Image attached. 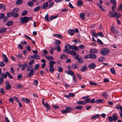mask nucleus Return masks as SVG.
Returning <instances> with one entry per match:
<instances>
[{
    "label": "nucleus",
    "instance_id": "obj_2",
    "mask_svg": "<svg viewBox=\"0 0 122 122\" xmlns=\"http://www.w3.org/2000/svg\"><path fill=\"white\" fill-rule=\"evenodd\" d=\"M32 19V17H21L20 18V20L19 21L23 24L28 22V21H30Z\"/></svg>",
    "mask_w": 122,
    "mask_h": 122
},
{
    "label": "nucleus",
    "instance_id": "obj_41",
    "mask_svg": "<svg viewBox=\"0 0 122 122\" xmlns=\"http://www.w3.org/2000/svg\"><path fill=\"white\" fill-rule=\"evenodd\" d=\"M105 57H100L98 59L99 61L101 62H102L103 60H105Z\"/></svg>",
    "mask_w": 122,
    "mask_h": 122
},
{
    "label": "nucleus",
    "instance_id": "obj_49",
    "mask_svg": "<svg viewBox=\"0 0 122 122\" xmlns=\"http://www.w3.org/2000/svg\"><path fill=\"white\" fill-rule=\"evenodd\" d=\"M92 35L94 37H96V38H97V37L98 36V33L97 34H96L95 32H93L92 33Z\"/></svg>",
    "mask_w": 122,
    "mask_h": 122
},
{
    "label": "nucleus",
    "instance_id": "obj_58",
    "mask_svg": "<svg viewBox=\"0 0 122 122\" xmlns=\"http://www.w3.org/2000/svg\"><path fill=\"white\" fill-rule=\"evenodd\" d=\"M98 35H99L100 36L103 37H104V36L103 35L102 33V32H99V33H98Z\"/></svg>",
    "mask_w": 122,
    "mask_h": 122
},
{
    "label": "nucleus",
    "instance_id": "obj_62",
    "mask_svg": "<svg viewBox=\"0 0 122 122\" xmlns=\"http://www.w3.org/2000/svg\"><path fill=\"white\" fill-rule=\"evenodd\" d=\"M61 43V42L59 40H57L55 41V44H60Z\"/></svg>",
    "mask_w": 122,
    "mask_h": 122
},
{
    "label": "nucleus",
    "instance_id": "obj_59",
    "mask_svg": "<svg viewBox=\"0 0 122 122\" xmlns=\"http://www.w3.org/2000/svg\"><path fill=\"white\" fill-rule=\"evenodd\" d=\"M97 42L98 43L101 45H102L103 44V43H102V42L99 39H97Z\"/></svg>",
    "mask_w": 122,
    "mask_h": 122
},
{
    "label": "nucleus",
    "instance_id": "obj_27",
    "mask_svg": "<svg viewBox=\"0 0 122 122\" xmlns=\"http://www.w3.org/2000/svg\"><path fill=\"white\" fill-rule=\"evenodd\" d=\"M29 66H27L26 71H30V70L31 69H33V66H32V65H29Z\"/></svg>",
    "mask_w": 122,
    "mask_h": 122
},
{
    "label": "nucleus",
    "instance_id": "obj_43",
    "mask_svg": "<svg viewBox=\"0 0 122 122\" xmlns=\"http://www.w3.org/2000/svg\"><path fill=\"white\" fill-rule=\"evenodd\" d=\"M58 17V15H56L54 16H51L49 18V20H51L57 18Z\"/></svg>",
    "mask_w": 122,
    "mask_h": 122
},
{
    "label": "nucleus",
    "instance_id": "obj_53",
    "mask_svg": "<svg viewBox=\"0 0 122 122\" xmlns=\"http://www.w3.org/2000/svg\"><path fill=\"white\" fill-rule=\"evenodd\" d=\"M27 13V11L26 10H25L22 12L21 14V15L22 16H24L26 15Z\"/></svg>",
    "mask_w": 122,
    "mask_h": 122
},
{
    "label": "nucleus",
    "instance_id": "obj_52",
    "mask_svg": "<svg viewBox=\"0 0 122 122\" xmlns=\"http://www.w3.org/2000/svg\"><path fill=\"white\" fill-rule=\"evenodd\" d=\"M71 67L72 68L74 69H76L77 68V66L74 64H72L71 65Z\"/></svg>",
    "mask_w": 122,
    "mask_h": 122
},
{
    "label": "nucleus",
    "instance_id": "obj_21",
    "mask_svg": "<svg viewBox=\"0 0 122 122\" xmlns=\"http://www.w3.org/2000/svg\"><path fill=\"white\" fill-rule=\"evenodd\" d=\"M27 63L22 64V66L21 70L23 71L25 70L26 67L27 66Z\"/></svg>",
    "mask_w": 122,
    "mask_h": 122
},
{
    "label": "nucleus",
    "instance_id": "obj_16",
    "mask_svg": "<svg viewBox=\"0 0 122 122\" xmlns=\"http://www.w3.org/2000/svg\"><path fill=\"white\" fill-rule=\"evenodd\" d=\"M44 106L47 108V111H48L50 109V105L47 102L45 103V105Z\"/></svg>",
    "mask_w": 122,
    "mask_h": 122
},
{
    "label": "nucleus",
    "instance_id": "obj_48",
    "mask_svg": "<svg viewBox=\"0 0 122 122\" xmlns=\"http://www.w3.org/2000/svg\"><path fill=\"white\" fill-rule=\"evenodd\" d=\"M22 2V0H17L16 3L17 5H20Z\"/></svg>",
    "mask_w": 122,
    "mask_h": 122
},
{
    "label": "nucleus",
    "instance_id": "obj_13",
    "mask_svg": "<svg viewBox=\"0 0 122 122\" xmlns=\"http://www.w3.org/2000/svg\"><path fill=\"white\" fill-rule=\"evenodd\" d=\"M96 66L95 64L94 63H91L88 66V67L89 68L92 69H94L96 67Z\"/></svg>",
    "mask_w": 122,
    "mask_h": 122
},
{
    "label": "nucleus",
    "instance_id": "obj_57",
    "mask_svg": "<svg viewBox=\"0 0 122 122\" xmlns=\"http://www.w3.org/2000/svg\"><path fill=\"white\" fill-rule=\"evenodd\" d=\"M19 10V9L17 8H14L13 10V11L15 12H17Z\"/></svg>",
    "mask_w": 122,
    "mask_h": 122
},
{
    "label": "nucleus",
    "instance_id": "obj_55",
    "mask_svg": "<svg viewBox=\"0 0 122 122\" xmlns=\"http://www.w3.org/2000/svg\"><path fill=\"white\" fill-rule=\"evenodd\" d=\"M82 108V106H76L75 107L76 109L78 110H81Z\"/></svg>",
    "mask_w": 122,
    "mask_h": 122
},
{
    "label": "nucleus",
    "instance_id": "obj_3",
    "mask_svg": "<svg viewBox=\"0 0 122 122\" xmlns=\"http://www.w3.org/2000/svg\"><path fill=\"white\" fill-rule=\"evenodd\" d=\"M109 52V49L104 48L101 50L100 53L102 56H106L107 55Z\"/></svg>",
    "mask_w": 122,
    "mask_h": 122
},
{
    "label": "nucleus",
    "instance_id": "obj_34",
    "mask_svg": "<svg viewBox=\"0 0 122 122\" xmlns=\"http://www.w3.org/2000/svg\"><path fill=\"white\" fill-rule=\"evenodd\" d=\"M6 74L7 75V76H8L10 79H13V76H11V74L8 72L7 71L6 72Z\"/></svg>",
    "mask_w": 122,
    "mask_h": 122
},
{
    "label": "nucleus",
    "instance_id": "obj_56",
    "mask_svg": "<svg viewBox=\"0 0 122 122\" xmlns=\"http://www.w3.org/2000/svg\"><path fill=\"white\" fill-rule=\"evenodd\" d=\"M7 16L9 17H10L12 16V12H9L7 13Z\"/></svg>",
    "mask_w": 122,
    "mask_h": 122
},
{
    "label": "nucleus",
    "instance_id": "obj_23",
    "mask_svg": "<svg viewBox=\"0 0 122 122\" xmlns=\"http://www.w3.org/2000/svg\"><path fill=\"white\" fill-rule=\"evenodd\" d=\"M105 100L103 99H99L95 101V103H102L104 102Z\"/></svg>",
    "mask_w": 122,
    "mask_h": 122
},
{
    "label": "nucleus",
    "instance_id": "obj_39",
    "mask_svg": "<svg viewBox=\"0 0 122 122\" xmlns=\"http://www.w3.org/2000/svg\"><path fill=\"white\" fill-rule=\"evenodd\" d=\"M83 4V3L82 1L81 0H80L79 1L77 2V6H80L81 5Z\"/></svg>",
    "mask_w": 122,
    "mask_h": 122
},
{
    "label": "nucleus",
    "instance_id": "obj_10",
    "mask_svg": "<svg viewBox=\"0 0 122 122\" xmlns=\"http://www.w3.org/2000/svg\"><path fill=\"white\" fill-rule=\"evenodd\" d=\"M21 100L22 101L25 102L26 103H28L30 102V101L29 99L25 98L24 97Z\"/></svg>",
    "mask_w": 122,
    "mask_h": 122
},
{
    "label": "nucleus",
    "instance_id": "obj_60",
    "mask_svg": "<svg viewBox=\"0 0 122 122\" xmlns=\"http://www.w3.org/2000/svg\"><path fill=\"white\" fill-rule=\"evenodd\" d=\"M35 62V60H32L30 61L29 62V63L28 64L29 65H32Z\"/></svg>",
    "mask_w": 122,
    "mask_h": 122
},
{
    "label": "nucleus",
    "instance_id": "obj_20",
    "mask_svg": "<svg viewBox=\"0 0 122 122\" xmlns=\"http://www.w3.org/2000/svg\"><path fill=\"white\" fill-rule=\"evenodd\" d=\"M48 7V4L47 2L44 3L43 5V9H45Z\"/></svg>",
    "mask_w": 122,
    "mask_h": 122
},
{
    "label": "nucleus",
    "instance_id": "obj_61",
    "mask_svg": "<svg viewBox=\"0 0 122 122\" xmlns=\"http://www.w3.org/2000/svg\"><path fill=\"white\" fill-rule=\"evenodd\" d=\"M89 82L90 84L92 85L96 86L97 85V83H95L93 82H92L90 81Z\"/></svg>",
    "mask_w": 122,
    "mask_h": 122
},
{
    "label": "nucleus",
    "instance_id": "obj_42",
    "mask_svg": "<svg viewBox=\"0 0 122 122\" xmlns=\"http://www.w3.org/2000/svg\"><path fill=\"white\" fill-rule=\"evenodd\" d=\"M72 49L78 51V47L74 45H72Z\"/></svg>",
    "mask_w": 122,
    "mask_h": 122
},
{
    "label": "nucleus",
    "instance_id": "obj_12",
    "mask_svg": "<svg viewBox=\"0 0 122 122\" xmlns=\"http://www.w3.org/2000/svg\"><path fill=\"white\" fill-rule=\"evenodd\" d=\"M68 32L69 34L72 36L75 33V31L73 29H70L68 30Z\"/></svg>",
    "mask_w": 122,
    "mask_h": 122
},
{
    "label": "nucleus",
    "instance_id": "obj_30",
    "mask_svg": "<svg viewBox=\"0 0 122 122\" xmlns=\"http://www.w3.org/2000/svg\"><path fill=\"white\" fill-rule=\"evenodd\" d=\"M12 16H13L14 18H16L19 15L18 13L13 11L12 12Z\"/></svg>",
    "mask_w": 122,
    "mask_h": 122
},
{
    "label": "nucleus",
    "instance_id": "obj_19",
    "mask_svg": "<svg viewBox=\"0 0 122 122\" xmlns=\"http://www.w3.org/2000/svg\"><path fill=\"white\" fill-rule=\"evenodd\" d=\"M68 58L67 56L64 54L61 55L60 56V58L62 59H66Z\"/></svg>",
    "mask_w": 122,
    "mask_h": 122
},
{
    "label": "nucleus",
    "instance_id": "obj_17",
    "mask_svg": "<svg viewBox=\"0 0 122 122\" xmlns=\"http://www.w3.org/2000/svg\"><path fill=\"white\" fill-rule=\"evenodd\" d=\"M73 108L69 107H67L66 109V110L67 112L69 113L73 110Z\"/></svg>",
    "mask_w": 122,
    "mask_h": 122
},
{
    "label": "nucleus",
    "instance_id": "obj_45",
    "mask_svg": "<svg viewBox=\"0 0 122 122\" xmlns=\"http://www.w3.org/2000/svg\"><path fill=\"white\" fill-rule=\"evenodd\" d=\"M77 60L78 62L80 63H82L83 62L82 58L81 57H80Z\"/></svg>",
    "mask_w": 122,
    "mask_h": 122
},
{
    "label": "nucleus",
    "instance_id": "obj_28",
    "mask_svg": "<svg viewBox=\"0 0 122 122\" xmlns=\"http://www.w3.org/2000/svg\"><path fill=\"white\" fill-rule=\"evenodd\" d=\"M6 28H2L0 29V32L1 33H3L6 32Z\"/></svg>",
    "mask_w": 122,
    "mask_h": 122
},
{
    "label": "nucleus",
    "instance_id": "obj_33",
    "mask_svg": "<svg viewBox=\"0 0 122 122\" xmlns=\"http://www.w3.org/2000/svg\"><path fill=\"white\" fill-rule=\"evenodd\" d=\"M117 10L119 11H122V3L118 6Z\"/></svg>",
    "mask_w": 122,
    "mask_h": 122
},
{
    "label": "nucleus",
    "instance_id": "obj_36",
    "mask_svg": "<svg viewBox=\"0 0 122 122\" xmlns=\"http://www.w3.org/2000/svg\"><path fill=\"white\" fill-rule=\"evenodd\" d=\"M110 2L114 5H115L117 4V2L115 0H110Z\"/></svg>",
    "mask_w": 122,
    "mask_h": 122
},
{
    "label": "nucleus",
    "instance_id": "obj_47",
    "mask_svg": "<svg viewBox=\"0 0 122 122\" xmlns=\"http://www.w3.org/2000/svg\"><path fill=\"white\" fill-rule=\"evenodd\" d=\"M77 103L78 104H86V102L83 101L78 102Z\"/></svg>",
    "mask_w": 122,
    "mask_h": 122
},
{
    "label": "nucleus",
    "instance_id": "obj_1",
    "mask_svg": "<svg viewBox=\"0 0 122 122\" xmlns=\"http://www.w3.org/2000/svg\"><path fill=\"white\" fill-rule=\"evenodd\" d=\"M108 16L111 18L116 17L117 18H119L121 16V14L119 13H117L116 12H113L111 11L108 13Z\"/></svg>",
    "mask_w": 122,
    "mask_h": 122
},
{
    "label": "nucleus",
    "instance_id": "obj_14",
    "mask_svg": "<svg viewBox=\"0 0 122 122\" xmlns=\"http://www.w3.org/2000/svg\"><path fill=\"white\" fill-rule=\"evenodd\" d=\"M67 54H71V55L73 56H76V52L74 50H71Z\"/></svg>",
    "mask_w": 122,
    "mask_h": 122
},
{
    "label": "nucleus",
    "instance_id": "obj_32",
    "mask_svg": "<svg viewBox=\"0 0 122 122\" xmlns=\"http://www.w3.org/2000/svg\"><path fill=\"white\" fill-rule=\"evenodd\" d=\"M110 71L111 72L112 74H115L116 73V71L114 68L112 67L110 69Z\"/></svg>",
    "mask_w": 122,
    "mask_h": 122
},
{
    "label": "nucleus",
    "instance_id": "obj_8",
    "mask_svg": "<svg viewBox=\"0 0 122 122\" xmlns=\"http://www.w3.org/2000/svg\"><path fill=\"white\" fill-rule=\"evenodd\" d=\"M2 57L4 59V61L3 62H5V63H7L8 61V58L5 54H2Z\"/></svg>",
    "mask_w": 122,
    "mask_h": 122
},
{
    "label": "nucleus",
    "instance_id": "obj_64",
    "mask_svg": "<svg viewBox=\"0 0 122 122\" xmlns=\"http://www.w3.org/2000/svg\"><path fill=\"white\" fill-rule=\"evenodd\" d=\"M76 75L78 79H79L80 80H81V77L80 74L77 73L76 74Z\"/></svg>",
    "mask_w": 122,
    "mask_h": 122
},
{
    "label": "nucleus",
    "instance_id": "obj_6",
    "mask_svg": "<svg viewBox=\"0 0 122 122\" xmlns=\"http://www.w3.org/2000/svg\"><path fill=\"white\" fill-rule=\"evenodd\" d=\"M30 57L35 59H40V57L37 55L35 54L31 56Z\"/></svg>",
    "mask_w": 122,
    "mask_h": 122
},
{
    "label": "nucleus",
    "instance_id": "obj_46",
    "mask_svg": "<svg viewBox=\"0 0 122 122\" xmlns=\"http://www.w3.org/2000/svg\"><path fill=\"white\" fill-rule=\"evenodd\" d=\"M67 73L69 74L71 76H73L74 75H74L73 72L71 70H70L69 71H68Z\"/></svg>",
    "mask_w": 122,
    "mask_h": 122
},
{
    "label": "nucleus",
    "instance_id": "obj_24",
    "mask_svg": "<svg viewBox=\"0 0 122 122\" xmlns=\"http://www.w3.org/2000/svg\"><path fill=\"white\" fill-rule=\"evenodd\" d=\"M13 24V22L12 21H9L7 22L6 23V25L8 26L12 25Z\"/></svg>",
    "mask_w": 122,
    "mask_h": 122
},
{
    "label": "nucleus",
    "instance_id": "obj_11",
    "mask_svg": "<svg viewBox=\"0 0 122 122\" xmlns=\"http://www.w3.org/2000/svg\"><path fill=\"white\" fill-rule=\"evenodd\" d=\"M98 50L96 49H92L90 51V52L91 54H94L95 53H97Z\"/></svg>",
    "mask_w": 122,
    "mask_h": 122
},
{
    "label": "nucleus",
    "instance_id": "obj_5",
    "mask_svg": "<svg viewBox=\"0 0 122 122\" xmlns=\"http://www.w3.org/2000/svg\"><path fill=\"white\" fill-rule=\"evenodd\" d=\"M35 72V70L33 69H32L30 70V72L28 74L27 76L29 78H30L31 76H32L34 74Z\"/></svg>",
    "mask_w": 122,
    "mask_h": 122
},
{
    "label": "nucleus",
    "instance_id": "obj_63",
    "mask_svg": "<svg viewBox=\"0 0 122 122\" xmlns=\"http://www.w3.org/2000/svg\"><path fill=\"white\" fill-rule=\"evenodd\" d=\"M5 15L3 13L0 14V20L2 19L4 16Z\"/></svg>",
    "mask_w": 122,
    "mask_h": 122
},
{
    "label": "nucleus",
    "instance_id": "obj_50",
    "mask_svg": "<svg viewBox=\"0 0 122 122\" xmlns=\"http://www.w3.org/2000/svg\"><path fill=\"white\" fill-rule=\"evenodd\" d=\"M39 67V65L38 64H36L34 66V69L36 70L38 69Z\"/></svg>",
    "mask_w": 122,
    "mask_h": 122
},
{
    "label": "nucleus",
    "instance_id": "obj_25",
    "mask_svg": "<svg viewBox=\"0 0 122 122\" xmlns=\"http://www.w3.org/2000/svg\"><path fill=\"white\" fill-rule=\"evenodd\" d=\"M90 57L91 59H94L97 57V56L95 54H90Z\"/></svg>",
    "mask_w": 122,
    "mask_h": 122
},
{
    "label": "nucleus",
    "instance_id": "obj_22",
    "mask_svg": "<svg viewBox=\"0 0 122 122\" xmlns=\"http://www.w3.org/2000/svg\"><path fill=\"white\" fill-rule=\"evenodd\" d=\"M87 67L86 65H85L84 66L81 67V72H83L85 70H87Z\"/></svg>",
    "mask_w": 122,
    "mask_h": 122
},
{
    "label": "nucleus",
    "instance_id": "obj_4",
    "mask_svg": "<svg viewBox=\"0 0 122 122\" xmlns=\"http://www.w3.org/2000/svg\"><path fill=\"white\" fill-rule=\"evenodd\" d=\"M72 46L69 44H66L65 46V50L63 51L67 54L70 51V49L72 48Z\"/></svg>",
    "mask_w": 122,
    "mask_h": 122
},
{
    "label": "nucleus",
    "instance_id": "obj_9",
    "mask_svg": "<svg viewBox=\"0 0 122 122\" xmlns=\"http://www.w3.org/2000/svg\"><path fill=\"white\" fill-rule=\"evenodd\" d=\"M100 116V115L98 114H97L95 115L92 116L91 117V119L95 120L96 119L98 118Z\"/></svg>",
    "mask_w": 122,
    "mask_h": 122
},
{
    "label": "nucleus",
    "instance_id": "obj_31",
    "mask_svg": "<svg viewBox=\"0 0 122 122\" xmlns=\"http://www.w3.org/2000/svg\"><path fill=\"white\" fill-rule=\"evenodd\" d=\"M56 63V62L54 61H51L49 63V64L50 65V67H53L54 64Z\"/></svg>",
    "mask_w": 122,
    "mask_h": 122
},
{
    "label": "nucleus",
    "instance_id": "obj_15",
    "mask_svg": "<svg viewBox=\"0 0 122 122\" xmlns=\"http://www.w3.org/2000/svg\"><path fill=\"white\" fill-rule=\"evenodd\" d=\"M54 48L55 49H57V51H61V49L60 46L58 45H55L54 46Z\"/></svg>",
    "mask_w": 122,
    "mask_h": 122
},
{
    "label": "nucleus",
    "instance_id": "obj_44",
    "mask_svg": "<svg viewBox=\"0 0 122 122\" xmlns=\"http://www.w3.org/2000/svg\"><path fill=\"white\" fill-rule=\"evenodd\" d=\"M73 81L76 83L77 82V79L75 75H74L73 76Z\"/></svg>",
    "mask_w": 122,
    "mask_h": 122
},
{
    "label": "nucleus",
    "instance_id": "obj_29",
    "mask_svg": "<svg viewBox=\"0 0 122 122\" xmlns=\"http://www.w3.org/2000/svg\"><path fill=\"white\" fill-rule=\"evenodd\" d=\"M0 76L3 78H6L7 77V75L6 74H6H4L3 73H1L0 74Z\"/></svg>",
    "mask_w": 122,
    "mask_h": 122
},
{
    "label": "nucleus",
    "instance_id": "obj_26",
    "mask_svg": "<svg viewBox=\"0 0 122 122\" xmlns=\"http://www.w3.org/2000/svg\"><path fill=\"white\" fill-rule=\"evenodd\" d=\"M111 31L113 33H117V31L114 27H112L111 28Z\"/></svg>",
    "mask_w": 122,
    "mask_h": 122
},
{
    "label": "nucleus",
    "instance_id": "obj_18",
    "mask_svg": "<svg viewBox=\"0 0 122 122\" xmlns=\"http://www.w3.org/2000/svg\"><path fill=\"white\" fill-rule=\"evenodd\" d=\"M46 58L49 61H52L54 60V58L51 56H46Z\"/></svg>",
    "mask_w": 122,
    "mask_h": 122
},
{
    "label": "nucleus",
    "instance_id": "obj_7",
    "mask_svg": "<svg viewBox=\"0 0 122 122\" xmlns=\"http://www.w3.org/2000/svg\"><path fill=\"white\" fill-rule=\"evenodd\" d=\"M6 83V89L7 90H10L11 88V86L9 84L8 81H5Z\"/></svg>",
    "mask_w": 122,
    "mask_h": 122
},
{
    "label": "nucleus",
    "instance_id": "obj_40",
    "mask_svg": "<svg viewBox=\"0 0 122 122\" xmlns=\"http://www.w3.org/2000/svg\"><path fill=\"white\" fill-rule=\"evenodd\" d=\"M40 7L39 6L34 8V11L36 12L37 11L40 10Z\"/></svg>",
    "mask_w": 122,
    "mask_h": 122
},
{
    "label": "nucleus",
    "instance_id": "obj_37",
    "mask_svg": "<svg viewBox=\"0 0 122 122\" xmlns=\"http://www.w3.org/2000/svg\"><path fill=\"white\" fill-rule=\"evenodd\" d=\"M34 4V3L32 1H29L28 3V5L30 7L33 6Z\"/></svg>",
    "mask_w": 122,
    "mask_h": 122
},
{
    "label": "nucleus",
    "instance_id": "obj_51",
    "mask_svg": "<svg viewBox=\"0 0 122 122\" xmlns=\"http://www.w3.org/2000/svg\"><path fill=\"white\" fill-rule=\"evenodd\" d=\"M49 71L51 73H52L54 71V68L53 67H50Z\"/></svg>",
    "mask_w": 122,
    "mask_h": 122
},
{
    "label": "nucleus",
    "instance_id": "obj_35",
    "mask_svg": "<svg viewBox=\"0 0 122 122\" xmlns=\"http://www.w3.org/2000/svg\"><path fill=\"white\" fill-rule=\"evenodd\" d=\"M84 15L85 14L83 13H81L80 14V16L81 18L83 20H85Z\"/></svg>",
    "mask_w": 122,
    "mask_h": 122
},
{
    "label": "nucleus",
    "instance_id": "obj_38",
    "mask_svg": "<svg viewBox=\"0 0 122 122\" xmlns=\"http://www.w3.org/2000/svg\"><path fill=\"white\" fill-rule=\"evenodd\" d=\"M102 95V96L105 98H107L108 96V94L106 92H103Z\"/></svg>",
    "mask_w": 122,
    "mask_h": 122
},
{
    "label": "nucleus",
    "instance_id": "obj_54",
    "mask_svg": "<svg viewBox=\"0 0 122 122\" xmlns=\"http://www.w3.org/2000/svg\"><path fill=\"white\" fill-rule=\"evenodd\" d=\"M118 117L115 116L113 117V120L114 121H116L118 119Z\"/></svg>",
    "mask_w": 122,
    "mask_h": 122
}]
</instances>
